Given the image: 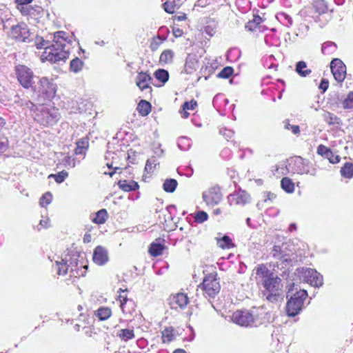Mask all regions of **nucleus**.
Masks as SVG:
<instances>
[{"mask_svg": "<svg viewBox=\"0 0 353 353\" xmlns=\"http://www.w3.org/2000/svg\"><path fill=\"white\" fill-rule=\"evenodd\" d=\"M53 43L50 45V41L43 39V37H37L34 45L37 49H44L41 55L42 62L49 61L51 63H57L65 61L69 57L70 46L72 40L68 38L67 33L63 31H58L53 34Z\"/></svg>", "mask_w": 353, "mask_h": 353, "instance_id": "f257e3e1", "label": "nucleus"}, {"mask_svg": "<svg viewBox=\"0 0 353 353\" xmlns=\"http://www.w3.org/2000/svg\"><path fill=\"white\" fill-rule=\"evenodd\" d=\"M256 280L264 288V295L270 302L277 301L282 292L281 279L271 272L264 264L255 269Z\"/></svg>", "mask_w": 353, "mask_h": 353, "instance_id": "f03ea898", "label": "nucleus"}, {"mask_svg": "<svg viewBox=\"0 0 353 353\" xmlns=\"http://www.w3.org/2000/svg\"><path fill=\"white\" fill-rule=\"evenodd\" d=\"M79 257L80 254L77 252H72L64 258L55 261L57 274L63 276L68 274L70 277L75 279L83 276L87 265L79 261Z\"/></svg>", "mask_w": 353, "mask_h": 353, "instance_id": "7ed1b4c3", "label": "nucleus"}, {"mask_svg": "<svg viewBox=\"0 0 353 353\" xmlns=\"http://www.w3.org/2000/svg\"><path fill=\"white\" fill-rule=\"evenodd\" d=\"M266 313L263 308L253 307L251 310H237L232 314L234 323L241 326L257 327L267 321Z\"/></svg>", "mask_w": 353, "mask_h": 353, "instance_id": "20e7f679", "label": "nucleus"}, {"mask_svg": "<svg viewBox=\"0 0 353 353\" xmlns=\"http://www.w3.org/2000/svg\"><path fill=\"white\" fill-rule=\"evenodd\" d=\"M287 288L286 297L288 299L286 304L287 314L289 316H295L302 310L307 292L305 290L300 289L299 286L294 283H290Z\"/></svg>", "mask_w": 353, "mask_h": 353, "instance_id": "39448f33", "label": "nucleus"}, {"mask_svg": "<svg viewBox=\"0 0 353 353\" xmlns=\"http://www.w3.org/2000/svg\"><path fill=\"white\" fill-rule=\"evenodd\" d=\"M34 112V119L43 125H52L59 119L58 110L54 108H47L43 105L37 106L30 101L22 103Z\"/></svg>", "mask_w": 353, "mask_h": 353, "instance_id": "423d86ee", "label": "nucleus"}, {"mask_svg": "<svg viewBox=\"0 0 353 353\" xmlns=\"http://www.w3.org/2000/svg\"><path fill=\"white\" fill-rule=\"evenodd\" d=\"M14 72L19 83L23 88H33L36 77L30 68L24 65H17L15 66Z\"/></svg>", "mask_w": 353, "mask_h": 353, "instance_id": "0eeeda50", "label": "nucleus"}, {"mask_svg": "<svg viewBox=\"0 0 353 353\" xmlns=\"http://www.w3.org/2000/svg\"><path fill=\"white\" fill-rule=\"evenodd\" d=\"M201 288L203 291L205 297L209 299L214 298L221 290L218 279L212 274L204 278Z\"/></svg>", "mask_w": 353, "mask_h": 353, "instance_id": "6e6552de", "label": "nucleus"}, {"mask_svg": "<svg viewBox=\"0 0 353 353\" xmlns=\"http://www.w3.org/2000/svg\"><path fill=\"white\" fill-rule=\"evenodd\" d=\"M55 87V85L48 78L42 77L39 79L37 85H34L32 90L49 99L54 97L56 93Z\"/></svg>", "mask_w": 353, "mask_h": 353, "instance_id": "1a4fd4ad", "label": "nucleus"}, {"mask_svg": "<svg viewBox=\"0 0 353 353\" xmlns=\"http://www.w3.org/2000/svg\"><path fill=\"white\" fill-rule=\"evenodd\" d=\"M10 36L12 39L19 42H29L30 33L27 25L21 23L12 26Z\"/></svg>", "mask_w": 353, "mask_h": 353, "instance_id": "9d476101", "label": "nucleus"}, {"mask_svg": "<svg viewBox=\"0 0 353 353\" xmlns=\"http://www.w3.org/2000/svg\"><path fill=\"white\" fill-rule=\"evenodd\" d=\"M301 276L303 280L312 286L319 288L323 284V276L316 270L302 268Z\"/></svg>", "mask_w": 353, "mask_h": 353, "instance_id": "9b49d317", "label": "nucleus"}, {"mask_svg": "<svg viewBox=\"0 0 353 353\" xmlns=\"http://www.w3.org/2000/svg\"><path fill=\"white\" fill-rule=\"evenodd\" d=\"M289 247L290 245L288 243L275 245L273 246L270 254L274 259L289 263L292 261L290 257L292 251L289 249Z\"/></svg>", "mask_w": 353, "mask_h": 353, "instance_id": "f8f14e48", "label": "nucleus"}, {"mask_svg": "<svg viewBox=\"0 0 353 353\" xmlns=\"http://www.w3.org/2000/svg\"><path fill=\"white\" fill-rule=\"evenodd\" d=\"M332 73L336 81L343 82L345 78L346 66L339 59H334L330 63Z\"/></svg>", "mask_w": 353, "mask_h": 353, "instance_id": "ddd939ff", "label": "nucleus"}, {"mask_svg": "<svg viewBox=\"0 0 353 353\" xmlns=\"http://www.w3.org/2000/svg\"><path fill=\"white\" fill-rule=\"evenodd\" d=\"M288 172L299 174L309 172V168L304 159L301 157H296L286 166Z\"/></svg>", "mask_w": 353, "mask_h": 353, "instance_id": "4468645a", "label": "nucleus"}, {"mask_svg": "<svg viewBox=\"0 0 353 353\" xmlns=\"http://www.w3.org/2000/svg\"><path fill=\"white\" fill-rule=\"evenodd\" d=\"M223 195L219 188L213 187L203 193V199L208 205L218 204L222 199Z\"/></svg>", "mask_w": 353, "mask_h": 353, "instance_id": "2eb2a0df", "label": "nucleus"}, {"mask_svg": "<svg viewBox=\"0 0 353 353\" xmlns=\"http://www.w3.org/2000/svg\"><path fill=\"white\" fill-rule=\"evenodd\" d=\"M188 301L186 294L178 293L170 299V305L172 309H177L178 307L183 309L188 305Z\"/></svg>", "mask_w": 353, "mask_h": 353, "instance_id": "dca6fc26", "label": "nucleus"}, {"mask_svg": "<svg viewBox=\"0 0 353 353\" xmlns=\"http://www.w3.org/2000/svg\"><path fill=\"white\" fill-rule=\"evenodd\" d=\"M152 81L150 75L146 72H141L138 73L136 78V84L141 90H148V92L152 91V88L150 86V83Z\"/></svg>", "mask_w": 353, "mask_h": 353, "instance_id": "f3484780", "label": "nucleus"}, {"mask_svg": "<svg viewBox=\"0 0 353 353\" xmlns=\"http://www.w3.org/2000/svg\"><path fill=\"white\" fill-rule=\"evenodd\" d=\"M93 261L99 265L105 264L108 261L107 250L101 246H97L94 251Z\"/></svg>", "mask_w": 353, "mask_h": 353, "instance_id": "a211bd4d", "label": "nucleus"}, {"mask_svg": "<svg viewBox=\"0 0 353 353\" xmlns=\"http://www.w3.org/2000/svg\"><path fill=\"white\" fill-rule=\"evenodd\" d=\"M323 119L330 125L341 126L343 123L341 119L334 114L330 112H325L323 114Z\"/></svg>", "mask_w": 353, "mask_h": 353, "instance_id": "6ab92c4d", "label": "nucleus"}, {"mask_svg": "<svg viewBox=\"0 0 353 353\" xmlns=\"http://www.w3.org/2000/svg\"><path fill=\"white\" fill-rule=\"evenodd\" d=\"M119 188L125 192L134 191L139 188V185L134 181H119L118 183Z\"/></svg>", "mask_w": 353, "mask_h": 353, "instance_id": "aec40b11", "label": "nucleus"}, {"mask_svg": "<svg viewBox=\"0 0 353 353\" xmlns=\"http://www.w3.org/2000/svg\"><path fill=\"white\" fill-rule=\"evenodd\" d=\"M295 71L303 77L308 76L312 72L310 69H307V63L303 61H300L296 63Z\"/></svg>", "mask_w": 353, "mask_h": 353, "instance_id": "412c9836", "label": "nucleus"}, {"mask_svg": "<svg viewBox=\"0 0 353 353\" xmlns=\"http://www.w3.org/2000/svg\"><path fill=\"white\" fill-rule=\"evenodd\" d=\"M151 104L145 100H141L137 105L139 113L143 116H147L151 112Z\"/></svg>", "mask_w": 353, "mask_h": 353, "instance_id": "4be33fe9", "label": "nucleus"}, {"mask_svg": "<svg viewBox=\"0 0 353 353\" xmlns=\"http://www.w3.org/2000/svg\"><path fill=\"white\" fill-rule=\"evenodd\" d=\"M121 309L124 314H132L135 310V303L132 299L125 300L121 303Z\"/></svg>", "mask_w": 353, "mask_h": 353, "instance_id": "5701e85b", "label": "nucleus"}, {"mask_svg": "<svg viewBox=\"0 0 353 353\" xmlns=\"http://www.w3.org/2000/svg\"><path fill=\"white\" fill-rule=\"evenodd\" d=\"M174 52L172 50H165L162 52L159 57V63L161 65L170 63L172 61Z\"/></svg>", "mask_w": 353, "mask_h": 353, "instance_id": "b1692460", "label": "nucleus"}, {"mask_svg": "<svg viewBox=\"0 0 353 353\" xmlns=\"http://www.w3.org/2000/svg\"><path fill=\"white\" fill-rule=\"evenodd\" d=\"M119 336L122 341H128L134 338V332L133 329H121L117 332Z\"/></svg>", "mask_w": 353, "mask_h": 353, "instance_id": "393cba45", "label": "nucleus"}, {"mask_svg": "<svg viewBox=\"0 0 353 353\" xmlns=\"http://www.w3.org/2000/svg\"><path fill=\"white\" fill-rule=\"evenodd\" d=\"M111 314H112V311H111L110 308H109L108 307H100L96 311V316L101 321L107 320L108 318L110 317Z\"/></svg>", "mask_w": 353, "mask_h": 353, "instance_id": "a878e982", "label": "nucleus"}, {"mask_svg": "<svg viewBox=\"0 0 353 353\" xmlns=\"http://www.w3.org/2000/svg\"><path fill=\"white\" fill-rule=\"evenodd\" d=\"M108 217L107 210L105 209H101L96 213L92 221L97 224H103L106 221Z\"/></svg>", "mask_w": 353, "mask_h": 353, "instance_id": "bb28decb", "label": "nucleus"}, {"mask_svg": "<svg viewBox=\"0 0 353 353\" xmlns=\"http://www.w3.org/2000/svg\"><path fill=\"white\" fill-rule=\"evenodd\" d=\"M230 199H235L236 204L244 205L249 200V196L245 192H239L236 194L230 195Z\"/></svg>", "mask_w": 353, "mask_h": 353, "instance_id": "cd10ccee", "label": "nucleus"}, {"mask_svg": "<svg viewBox=\"0 0 353 353\" xmlns=\"http://www.w3.org/2000/svg\"><path fill=\"white\" fill-rule=\"evenodd\" d=\"M281 186L288 193H292L294 190V184L288 177H284L281 181Z\"/></svg>", "mask_w": 353, "mask_h": 353, "instance_id": "c85d7f7f", "label": "nucleus"}, {"mask_svg": "<svg viewBox=\"0 0 353 353\" xmlns=\"http://www.w3.org/2000/svg\"><path fill=\"white\" fill-rule=\"evenodd\" d=\"M178 183L174 179H166L163 184V188L166 192H173L177 187Z\"/></svg>", "mask_w": 353, "mask_h": 353, "instance_id": "c756f323", "label": "nucleus"}, {"mask_svg": "<svg viewBox=\"0 0 353 353\" xmlns=\"http://www.w3.org/2000/svg\"><path fill=\"white\" fill-rule=\"evenodd\" d=\"M197 106V103L195 100L192 99L190 101H185L183 105V110L184 111L182 114V117L183 118H188L189 116V113L187 110H193Z\"/></svg>", "mask_w": 353, "mask_h": 353, "instance_id": "7c9ffc66", "label": "nucleus"}, {"mask_svg": "<svg viewBox=\"0 0 353 353\" xmlns=\"http://www.w3.org/2000/svg\"><path fill=\"white\" fill-rule=\"evenodd\" d=\"M154 75L155 78L163 84L165 83L169 79V73L164 69H158L154 72Z\"/></svg>", "mask_w": 353, "mask_h": 353, "instance_id": "2f4dec72", "label": "nucleus"}, {"mask_svg": "<svg viewBox=\"0 0 353 353\" xmlns=\"http://www.w3.org/2000/svg\"><path fill=\"white\" fill-rule=\"evenodd\" d=\"M164 245L161 243H152L150 245L149 252L153 256H157L162 254Z\"/></svg>", "mask_w": 353, "mask_h": 353, "instance_id": "473e14b6", "label": "nucleus"}, {"mask_svg": "<svg viewBox=\"0 0 353 353\" xmlns=\"http://www.w3.org/2000/svg\"><path fill=\"white\" fill-rule=\"evenodd\" d=\"M191 141L186 137H181L178 139L177 145L181 150L186 151L190 149L191 146Z\"/></svg>", "mask_w": 353, "mask_h": 353, "instance_id": "72a5a7b5", "label": "nucleus"}, {"mask_svg": "<svg viewBox=\"0 0 353 353\" xmlns=\"http://www.w3.org/2000/svg\"><path fill=\"white\" fill-rule=\"evenodd\" d=\"M83 65V61L78 57H76L70 61V68L71 71L77 73L82 70Z\"/></svg>", "mask_w": 353, "mask_h": 353, "instance_id": "f704fd0d", "label": "nucleus"}, {"mask_svg": "<svg viewBox=\"0 0 353 353\" xmlns=\"http://www.w3.org/2000/svg\"><path fill=\"white\" fill-rule=\"evenodd\" d=\"M217 243L219 246L223 249H229L234 246L232 239L227 235L223 236L221 239L218 240Z\"/></svg>", "mask_w": 353, "mask_h": 353, "instance_id": "c9c22d12", "label": "nucleus"}, {"mask_svg": "<svg viewBox=\"0 0 353 353\" xmlns=\"http://www.w3.org/2000/svg\"><path fill=\"white\" fill-rule=\"evenodd\" d=\"M336 49V45L332 41H326L323 43L321 52L324 54H332Z\"/></svg>", "mask_w": 353, "mask_h": 353, "instance_id": "e433bc0d", "label": "nucleus"}, {"mask_svg": "<svg viewBox=\"0 0 353 353\" xmlns=\"http://www.w3.org/2000/svg\"><path fill=\"white\" fill-rule=\"evenodd\" d=\"M341 174L346 178H352L353 176V165L351 163H345L341 169Z\"/></svg>", "mask_w": 353, "mask_h": 353, "instance_id": "4c0bfd02", "label": "nucleus"}, {"mask_svg": "<svg viewBox=\"0 0 353 353\" xmlns=\"http://www.w3.org/2000/svg\"><path fill=\"white\" fill-rule=\"evenodd\" d=\"M313 8L316 13L323 14L328 10L327 6L323 1H318L314 4Z\"/></svg>", "mask_w": 353, "mask_h": 353, "instance_id": "58836bf2", "label": "nucleus"}, {"mask_svg": "<svg viewBox=\"0 0 353 353\" xmlns=\"http://www.w3.org/2000/svg\"><path fill=\"white\" fill-rule=\"evenodd\" d=\"M276 17L281 23L287 27L292 25V19L285 13H279Z\"/></svg>", "mask_w": 353, "mask_h": 353, "instance_id": "ea45409f", "label": "nucleus"}, {"mask_svg": "<svg viewBox=\"0 0 353 353\" xmlns=\"http://www.w3.org/2000/svg\"><path fill=\"white\" fill-rule=\"evenodd\" d=\"M174 330L172 328H165L162 332V340L163 343H170L174 339Z\"/></svg>", "mask_w": 353, "mask_h": 353, "instance_id": "a19ab883", "label": "nucleus"}, {"mask_svg": "<svg viewBox=\"0 0 353 353\" xmlns=\"http://www.w3.org/2000/svg\"><path fill=\"white\" fill-rule=\"evenodd\" d=\"M158 163H159L157 162V159L155 157L148 159L145 163V170L148 173L152 172Z\"/></svg>", "mask_w": 353, "mask_h": 353, "instance_id": "79ce46f5", "label": "nucleus"}, {"mask_svg": "<svg viewBox=\"0 0 353 353\" xmlns=\"http://www.w3.org/2000/svg\"><path fill=\"white\" fill-rule=\"evenodd\" d=\"M342 104L344 109H353V91L347 94Z\"/></svg>", "mask_w": 353, "mask_h": 353, "instance_id": "37998d69", "label": "nucleus"}, {"mask_svg": "<svg viewBox=\"0 0 353 353\" xmlns=\"http://www.w3.org/2000/svg\"><path fill=\"white\" fill-rule=\"evenodd\" d=\"M194 221L197 223H202L208 220V214L204 211H199L194 214Z\"/></svg>", "mask_w": 353, "mask_h": 353, "instance_id": "c03bdc74", "label": "nucleus"}, {"mask_svg": "<svg viewBox=\"0 0 353 353\" xmlns=\"http://www.w3.org/2000/svg\"><path fill=\"white\" fill-rule=\"evenodd\" d=\"M234 70L232 67L227 66L225 67L218 74L217 77L219 78L222 79H228L229 78L233 73Z\"/></svg>", "mask_w": 353, "mask_h": 353, "instance_id": "a18cd8bd", "label": "nucleus"}, {"mask_svg": "<svg viewBox=\"0 0 353 353\" xmlns=\"http://www.w3.org/2000/svg\"><path fill=\"white\" fill-rule=\"evenodd\" d=\"M52 199V195L50 192H46L40 199L39 204L41 207H44L50 204Z\"/></svg>", "mask_w": 353, "mask_h": 353, "instance_id": "49530a36", "label": "nucleus"}, {"mask_svg": "<svg viewBox=\"0 0 353 353\" xmlns=\"http://www.w3.org/2000/svg\"><path fill=\"white\" fill-rule=\"evenodd\" d=\"M68 176V174L67 172L65 171H61L60 172H59L58 174H50L49 176V178H54V180L56 181L57 183H62L65 179V178Z\"/></svg>", "mask_w": 353, "mask_h": 353, "instance_id": "de8ad7c7", "label": "nucleus"}, {"mask_svg": "<svg viewBox=\"0 0 353 353\" xmlns=\"http://www.w3.org/2000/svg\"><path fill=\"white\" fill-rule=\"evenodd\" d=\"M284 128L290 130L294 134H299L300 132L299 126L297 125H291L288 121L284 122Z\"/></svg>", "mask_w": 353, "mask_h": 353, "instance_id": "09e8293b", "label": "nucleus"}, {"mask_svg": "<svg viewBox=\"0 0 353 353\" xmlns=\"http://www.w3.org/2000/svg\"><path fill=\"white\" fill-rule=\"evenodd\" d=\"M219 132L220 134H223V136L225 137L228 141L232 139L234 134V132L233 130L228 129L226 128H221Z\"/></svg>", "mask_w": 353, "mask_h": 353, "instance_id": "8fccbe9b", "label": "nucleus"}, {"mask_svg": "<svg viewBox=\"0 0 353 353\" xmlns=\"http://www.w3.org/2000/svg\"><path fill=\"white\" fill-rule=\"evenodd\" d=\"M62 163L65 166L74 168L75 166V159L70 156H65L62 159Z\"/></svg>", "mask_w": 353, "mask_h": 353, "instance_id": "3c124183", "label": "nucleus"}, {"mask_svg": "<svg viewBox=\"0 0 353 353\" xmlns=\"http://www.w3.org/2000/svg\"><path fill=\"white\" fill-rule=\"evenodd\" d=\"M325 159H328L329 161L333 164L337 163L340 161V157L334 154L332 150H330L329 154H327V155L325 157Z\"/></svg>", "mask_w": 353, "mask_h": 353, "instance_id": "603ef678", "label": "nucleus"}, {"mask_svg": "<svg viewBox=\"0 0 353 353\" xmlns=\"http://www.w3.org/2000/svg\"><path fill=\"white\" fill-rule=\"evenodd\" d=\"M331 150H330L328 148L323 145H320L317 148V152L319 154L321 155L322 157H325L329 154V152Z\"/></svg>", "mask_w": 353, "mask_h": 353, "instance_id": "864d4df0", "label": "nucleus"}, {"mask_svg": "<svg viewBox=\"0 0 353 353\" xmlns=\"http://www.w3.org/2000/svg\"><path fill=\"white\" fill-rule=\"evenodd\" d=\"M210 3V0H197L195 3L193 10H197V8H205L207 6H208Z\"/></svg>", "mask_w": 353, "mask_h": 353, "instance_id": "5fc2aeb1", "label": "nucleus"}, {"mask_svg": "<svg viewBox=\"0 0 353 353\" xmlns=\"http://www.w3.org/2000/svg\"><path fill=\"white\" fill-rule=\"evenodd\" d=\"M17 9L20 10V12L23 15H28L30 14V11L32 10L28 4H24V6H17Z\"/></svg>", "mask_w": 353, "mask_h": 353, "instance_id": "6e6d98bb", "label": "nucleus"}, {"mask_svg": "<svg viewBox=\"0 0 353 353\" xmlns=\"http://www.w3.org/2000/svg\"><path fill=\"white\" fill-rule=\"evenodd\" d=\"M49 218H45V219H43L40 221L39 222V224L37 226V230H41V228H48L49 225Z\"/></svg>", "mask_w": 353, "mask_h": 353, "instance_id": "4d7b16f0", "label": "nucleus"}, {"mask_svg": "<svg viewBox=\"0 0 353 353\" xmlns=\"http://www.w3.org/2000/svg\"><path fill=\"white\" fill-rule=\"evenodd\" d=\"M77 145L81 146V148L87 150L89 145L88 139L87 138H82L77 143Z\"/></svg>", "mask_w": 353, "mask_h": 353, "instance_id": "13d9d810", "label": "nucleus"}, {"mask_svg": "<svg viewBox=\"0 0 353 353\" xmlns=\"http://www.w3.org/2000/svg\"><path fill=\"white\" fill-rule=\"evenodd\" d=\"M8 148V140L6 138L0 139V153L4 152Z\"/></svg>", "mask_w": 353, "mask_h": 353, "instance_id": "bf43d9fd", "label": "nucleus"}, {"mask_svg": "<svg viewBox=\"0 0 353 353\" xmlns=\"http://www.w3.org/2000/svg\"><path fill=\"white\" fill-rule=\"evenodd\" d=\"M205 32L210 36H213L216 32L215 27L210 25L206 26L205 27Z\"/></svg>", "mask_w": 353, "mask_h": 353, "instance_id": "052dcab7", "label": "nucleus"}, {"mask_svg": "<svg viewBox=\"0 0 353 353\" xmlns=\"http://www.w3.org/2000/svg\"><path fill=\"white\" fill-rule=\"evenodd\" d=\"M125 290H123L122 289H119V299L120 301V304L122 302H124L125 300H129V299L127 298L125 294H123L125 293Z\"/></svg>", "mask_w": 353, "mask_h": 353, "instance_id": "680f3d73", "label": "nucleus"}, {"mask_svg": "<svg viewBox=\"0 0 353 353\" xmlns=\"http://www.w3.org/2000/svg\"><path fill=\"white\" fill-rule=\"evenodd\" d=\"M265 196V199H264V202H268V201H272L276 197V195L274 193L271 192H265L264 193Z\"/></svg>", "mask_w": 353, "mask_h": 353, "instance_id": "e2e57ef3", "label": "nucleus"}, {"mask_svg": "<svg viewBox=\"0 0 353 353\" xmlns=\"http://www.w3.org/2000/svg\"><path fill=\"white\" fill-rule=\"evenodd\" d=\"M319 88L323 91H325L328 88V81L325 79H323L321 82Z\"/></svg>", "mask_w": 353, "mask_h": 353, "instance_id": "0e129e2a", "label": "nucleus"}, {"mask_svg": "<svg viewBox=\"0 0 353 353\" xmlns=\"http://www.w3.org/2000/svg\"><path fill=\"white\" fill-rule=\"evenodd\" d=\"M85 150L84 148H81V146L77 145V147L74 150V152L76 154H84L85 153Z\"/></svg>", "mask_w": 353, "mask_h": 353, "instance_id": "69168bd1", "label": "nucleus"}, {"mask_svg": "<svg viewBox=\"0 0 353 353\" xmlns=\"http://www.w3.org/2000/svg\"><path fill=\"white\" fill-rule=\"evenodd\" d=\"M173 34L176 37H181L183 34V30L180 28H174L173 29Z\"/></svg>", "mask_w": 353, "mask_h": 353, "instance_id": "338daca9", "label": "nucleus"}, {"mask_svg": "<svg viewBox=\"0 0 353 353\" xmlns=\"http://www.w3.org/2000/svg\"><path fill=\"white\" fill-rule=\"evenodd\" d=\"M256 26H256L255 24L254 25V23L252 21H249L246 24L245 28H248L249 30L253 31L256 29Z\"/></svg>", "mask_w": 353, "mask_h": 353, "instance_id": "774afa93", "label": "nucleus"}]
</instances>
